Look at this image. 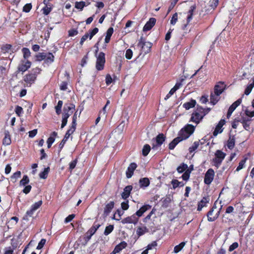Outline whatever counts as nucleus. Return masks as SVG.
I'll return each instance as SVG.
<instances>
[{"mask_svg":"<svg viewBox=\"0 0 254 254\" xmlns=\"http://www.w3.org/2000/svg\"><path fill=\"white\" fill-rule=\"evenodd\" d=\"M123 214H124V211H123L121 210L118 209L116 211L115 214H114L113 219L119 221V220H120L121 216L123 215Z\"/></svg>","mask_w":254,"mask_h":254,"instance_id":"obj_45","label":"nucleus"},{"mask_svg":"<svg viewBox=\"0 0 254 254\" xmlns=\"http://www.w3.org/2000/svg\"><path fill=\"white\" fill-rule=\"evenodd\" d=\"M21 172L20 171H17L11 176V180L13 182H15L16 180L21 177Z\"/></svg>","mask_w":254,"mask_h":254,"instance_id":"obj_42","label":"nucleus"},{"mask_svg":"<svg viewBox=\"0 0 254 254\" xmlns=\"http://www.w3.org/2000/svg\"><path fill=\"white\" fill-rule=\"evenodd\" d=\"M196 7L195 4H193L190 7V9L188 11V15L187 18V24L189 23L192 19L193 12L195 10Z\"/></svg>","mask_w":254,"mask_h":254,"instance_id":"obj_21","label":"nucleus"},{"mask_svg":"<svg viewBox=\"0 0 254 254\" xmlns=\"http://www.w3.org/2000/svg\"><path fill=\"white\" fill-rule=\"evenodd\" d=\"M32 187L30 185H26L22 190V192L25 194H28L31 191Z\"/></svg>","mask_w":254,"mask_h":254,"instance_id":"obj_60","label":"nucleus"},{"mask_svg":"<svg viewBox=\"0 0 254 254\" xmlns=\"http://www.w3.org/2000/svg\"><path fill=\"white\" fill-rule=\"evenodd\" d=\"M226 88V85L224 82L219 81L214 86V93L217 96H219Z\"/></svg>","mask_w":254,"mask_h":254,"instance_id":"obj_6","label":"nucleus"},{"mask_svg":"<svg viewBox=\"0 0 254 254\" xmlns=\"http://www.w3.org/2000/svg\"><path fill=\"white\" fill-rule=\"evenodd\" d=\"M186 244V242H181L179 245L176 246L174 249V252L176 254L180 252Z\"/></svg>","mask_w":254,"mask_h":254,"instance_id":"obj_33","label":"nucleus"},{"mask_svg":"<svg viewBox=\"0 0 254 254\" xmlns=\"http://www.w3.org/2000/svg\"><path fill=\"white\" fill-rule=\"evenodd\" d=\"M75 109V105L73 104L69 103V104H65L64 107V112H70L72 111V110Z\"/></svg>","mask_w":254,"mask_h":254,"instance_id":"obj_31","label":"nucleus"},{"mask_svg":"<svg viewBox=\"0 0 254 254\" xmlns=\"http://www.w3.org/2000/svg\"><path fill=\"white\" fill-rule=\"evenodd\" d=\"M148 232V229L146 227H138L136 230V234L138 237L144 235L145 233Z\"/></svg>","mask_w":254,"mask_h":254,"instance_id":"obj_26","label":"nucleus"},{"mask_svg":"<svg viewBox=\"0 0 254 254\" xmlns=\"http://www.w3.org/2000/svg\"><path fill=\"white\" fill-rule=\"evenodd\" d=\"M35 211V210H33L31 207L30 210L27 211L26 214L23 217V219L25 221H28L29 220L28 217H32Z\"/></svg>","mask_w":254,"mask_h":254,"instance_id":"obj_39","label":"nucleus"},{"mask_svg":"<svg viewBox=\"0 0 254 254\" xmlns=\"http://www.w3.org/2000/svg\"><path fill=\"white\" fill-rule=\"evenodd\" d=\"M171 184L173 186V188L175 189L177 187H182L184 186L185 184L183 182H179L178 180L173 179L171 181Z\"/></svg>","mask_w":254,"mask_h":254,"instance_id":"obj_27","label":"nucleus"},{"mask_svg":"<svg viewBox=\"0 0 254 254\" xmlns=\"http://www.w3.org/2000/svg\"><path fill=\"white\" fill-rule=\"evenodd\" d=\"M29 179L27 175H24L19 182L20 186H25L29 183Z\"/></svg>","mask_w":254,"mask_h":254,"instance_id":"obj_38","label":"nucleus"},{"mask_svg":"<svg viewBox=\"0 0 254 254\" xmlns=\"http://www.w3.org/2000/svg\"><path fill=\"white\" fill-rule=\"evenodd\" d=\"M166 136L163 133H159L155 138H153L152 140V149L153 150H156L165 141Z\"/></svg>","mask_w":254,"mask_h":254,"instance_id":"obj_3","label":"nucleus"},{"mask_svg":"<svg viewBox=\"0 0 254 254\" xmlns=\"http://www.w3.org/2000/svg\"><path fill=\"white\" fill-rule=\"evenodd\" d=\"M188 165L182 163L179 166H178L177 168V171L179 173H183L185 171H186L188 169Z\"/></svg>","mask_w":254,"mask_h":254,"instance_id":"obj_34","label":"nucleus"},{"mask_svg":"<svg viewBox=\"0 0 254 254\" xmlns=\"http://www.w3.org/2000/svg\"><path fill=\"white\" fill-rule=\"evenodd\" d=\"M235 138L233 135H230L229 138L227 141V146L229 149H232L235 146Z\"/></svg>","mask_w":254,"mask_h":254,"instance_id":"obj_23","label":"nucleus"},{"mask_svg":"<svg viewBox=\"0 0 254 254\" xmlns=\"http://www.w3.org/2000/svg\"><path fill=\"white\" fill-rule=\"evenodd\" d=\"M214 176V171L212 169H209L205 174L204 182L206 185H209L212 182Z\"/></svg>","mask_w":254,"mask_h":254,"instance_id":"obj_7","label":"nucleus"},{"mask_svg":"<svg viewBox=\"0 0 254 254\" xmlns=\"http://www.w3.org/2000/svg\"><path fill=\"white\" fill-rule=\"evenodd\" d=\"M114 32V29L113 27H110L107 32H106V36L105 39V43H108L111 39V37L113 33Z\"/></svg>","mask_w":254,"mask_h":254,"instance_id":"obj_25","label":"nucleus"},{"mask_svg":"<svg viewBox=\"0 0 254 254\" xmlns=\"http://www.w3.org/2000/svg\"><path fill=\"white\" fill-rule=\"evenodd\" d=\"M114 205L115 202L113 201H110L109 203L106 204L103 214V216L104 218L107 217L109 215L114 207Z\"/></svg>","mask_w":254,"mask_h":254,"instance_id":"obj_8","label":"nucleus"},{"mask_svg":"<svg viewBox=\"0 0 254 254\" xmlns=\"http://www.w3.org/2000/svg\"><path fill=\"white\" fill-rule=\"evenodd\" d=\"M86 6V3L84 1H76L75 3V7L77 9L82 10L84 6Z\"/></svg>","mask_w":254,"mask_h":254,"instance_id":"obj_43","label":"nucleus"},{"mask_svg":"<svg viewBox=\"0 0 254 254\" xmlns=\"http://www.w3.org/2000/svg\"><path fill=\"white\" fill-rule=\"evenodd\" d=\"M42 200H39L38 202L34 203L31 207L33 209V210H35L36 211L42 205Z\"/></svg>","mask_w":254,"mask_h":254,"instance_id":"obj_50","label":"nucleus"},{"mask_svg":"<svg viewBox=\"0 0 254 254\" xmlns=\"http://www.w3.org/2000/svg\"><path fill=\"white\" fill-rule=\"evenodd\" d=\"M32 8V4L31 3L26 4L23 7V11L25 12H28Z\"/></svg>","mask_w":254,"mask_h":254,"instance_id":"obj_53","label":"nucleus"},{"mask_svg":"<svg viewBox=\"0 0 254 254\" xmlns=\"http://www.w3.org/2000/svg\"><path fill=\"white\" fill-rule=\"evenodd\" d=\"M100 227V225L99 224H97L95 222L93 225L87 231L88 234H90L93 236Z\"/></svg>","mask_w":254,"mask_h":254,"instance_id":"obj_30","label":"nucleus"},{"mask_svg":"<svg viewBox=\"0 0 254 254\" xmlns=\"http://www.w3.org/2000/svg\"><path fill=\"white\" fill-rule=\"evenodd\" d=\"M156 20L155 18H150L143 28V31L146 32L150 30L155 25Z\"/></svg>","mask_w":254,"mask_h":254,"instance_id":"obj_11","label":"nucleus"},{"mask_svg":"<svg viewBox=\"0 0 254 254\" xmlns=\"http://www.w3.org/2000/svg\"><path fill=\"white\" fill-rule=\"evenodd\" d=\"M35 61L41 62L44 60V63L48 65L54 61L55 57L52 53H39L35 56Z\"/></svg>","mask_w":254,"mask_h":254,"instance_id":"obj_2","label":"nucleus"},{"mask_svg":"<svg viewBox=\"0 0 254 254\" xmlns=\"http://www.w3.org/2000/svg\"><path fill=\"white\" fill-rule=\"evenodd\" d=\"M136 167L137 164L133 162L130 164L126 171V177L127 178H130L132 176L133 172Z\"/></svg>","mask_w":254,"mask_h":254,"instance_id":"obj_10","label":"nucleus"},{"mask_svg":"<svg viewBox=\"0 0 254 254\" xmlns=\"http://www.w3.org/2000/svg\"><path fill=\"white\" fill-rule=\"evenodd\" d=\"M209 3L210 6L212 8H215L218 5V0H210Z\"/></svg>","mask_w":254,"mask_h":254,"instance_id":"obj_59","label":"nucleus"},{"mask_svg":"<svg viewBox=\"0 0 254 254\" xmlns=\"http://www.w3.org/2000/svg\"><path fill=\"white\" fill-rule=\"evenodd\" d=\"M114 229V226L112 225H110L107 226L104 231V234L105 235L107 236L110 233H111Z\"/></svg>","mask_w":254,"mask_h":254,"instance_id":"obj_48","label":"nucleus"},{"mask_svg":"<svg viewBox=\"0 0 254 254\" xmlns=\"http://www.w3.org/2000/svg\"><path fill=\"white\" fill-rule=\"evenodd\" d=\"M144 45L139 47L141 48V52L140 53V55L142 54L143 55H145L148 53L150 51V48H151L152 45L150 42H147L145 44H143Z\"/></svg>","mask_w":254,"mask_h":254,"instance_id":"obj_14","label":"nucleus"},{"mask_svg":"<svg viewBox=\"0 0 254 254\" xmlns=\"http://www.w3.org/2000/svg\"><path fill=\"white\" fill-rule=\"evenodd\" d=\"M242 98H239L236 101L234 102L229 108L228 110L232 111L233 112V111L236 109V108L240 105V104L242 102Z\"/></svg>","mask_w":254,"mask_h":254,"instance_id":"obj_32","label":"nucleus"},{"mask_svg":"<svg viewBox=\"0 0 254 254\" xmlns=\"http://www.w3.org/2000/svg\"><path fill=\"white\" fill-rule=\"evenodd\" d=\"M46 242V239H41L37 247V249L40 250V249H42V248L45 245Z\"/></svg>","mask_w":254,"mask_h":254,"instance_id":"obj_54","label":"nucleus"},{"mask_svg":"<svg viewBox=\"0 0 254 254\" xmlns=\"http://www.w3.org/2000/svg\"><path fill=\"white\" fill-rule=\"evenodd\" d=\"M127 246V243L125 241H123L115 247L114 249L115 251L118 253L120 251H121L123 249H125Z\"/></svg>","mask_w":254,"mask_h":254,"instance_id":"obj_29","label":"nucleus"},{"mask_svg":"<svg viewBox=\"0 0 254 254\" xmlns=\"http://www.w3.org/2000/svg\"><path fill=\"white\" fill-rule=\"evenodd\" d=\"M92 236V235L90 234H88V232H87L84 237L83 238L84 241L83 242H81V244L83 246H85L88 242L91 239V237Z\"/></svg>","mask_w":254,"mask_h":254,"instance_id":"obj_40","label":"nucleus"},{"mask_svg":"<svg viewBox=\"0 0 254 254\" xmlns=\"http://www.w3.org/2000/svg\"><path fill=\"white\" fill-rule=\"evenodd\" d=\"M226 121L224 119H221L216 126L214 131L213 132V135L215 136H217L219 133H221L223 129L221 128L225 124Z\"/></svg>","mask_w":254,"mask_h":254,"instance_id":"obj_12","label":"nucleus"},{"mask_svg":"<svg viewBox=\"0 0 254 254\" xmlns=\"http://www.w3.org/2000/svg\"><path fill=\"white\" fill-rule=\"evenodd\" d=\"M132 51L130 49H127L126 53V58L127 59L130 60L131 59L132 56Z\"/></svg>","mask_w":254,"mask_h":254,"instance_id":"obj_57","label":"nucleus"},{"mask_svg":"<svg viewBox=\"0 0 254 254\" xmlns=\"http://www.w3.org/2000/svg\"><path fill=\"white\" fill-rule=\"evenodd\" d=\"M22 52L23 54V58L25 59H28L31 55V52L28 48H23L22 49Z\"/></svg>","mask_w":254,"mask_h":254,"instance_id":"obj_41","label":"nucleus"},{"mask_svg":"<svg viewBox=\"0 0 254 254\" xmlns=\"http://www.w3.org/2000/svg\"><path fill=\"white\" fill-rule=\"evenodd\" d=\"M178 20V14L175 13L173 15L170 23L172 25H175Z\"/></svg>","mask_w":254,"mask_h":254,"instance_id":"obj_55","label":"nucleus"},{"mask_svg":"<svg viewBox=\"0 0 254 254\" xmlns=\"http://www.w3.org/2000/svg\"><path fill=\"white\" fill-rule=\"evenodd\" d=\"M247 159H248L247 157H245L243 159H242L240 162V163L239 164V166L237 167V168L236 169V171H239L240 170H241V169H242L244 168V165H245Z\"/></svg>","mask_w":254,"mask_h":254,"instance_id":"obj_44","label":"nucleus"},{"mask_svg":"<svg viewBox=\"0 0 254 254\" xmlns=\"http://www.w3.org/2000/svg\"><path fill=\"white\" fill-rule=\"evenodd\" d=\"M78 32L77 30L75 29H72L68 31V36H73L77 35Z\"/></svg>","mask_w":254,"mask_h":254,"instance_id":"obj_63","label":"nucleus"},{"mask_svg":"<svg viewBox=\"0 0 254 254\" xmlns=\"http://www.w3.org/2000/svg\"><path fill=\"white\" fill-rule=\"evenodd\" d=\"M75 215L74 214L69 215L67 217L65 218L64 222L67 223L70 222L74 217Z\"/></svg>","mask_w":254,"mask_h":254,"instance_id":"obj_62","label":"nucleus"},{"mask_svg":"<svg viewBox=\"0 0 254 254\" xmlns=\"http://www.w3.org/2000/svg\"><path fill=\"white\" fill-rule=\"evenodd\" d=\"M31 65V62L27 61L25 64H21L18 67V71L24 72L30 68Z\"/></svg>","mask_w":254,"mask_h":254,"instance_id":"obj_19","label":"nucleus"},{"mask_svg":"<svg viewBox=\"0 0 254 254\" xmlns=\"http://www.w3.org/2000/svg\"><path fill=\"white\" fill-rule=\"evenodd\" d=\"M209 200L210 199L208 196L203 197L202 199L199 202H198L197 210L198 211L201 210L202 208L206 206V203L209 202Z\"/></svg>","mask_w":254,"mask_h":254,"instance_id":"obj_18","label":"nucleus"},{"mask_svg":"<svg viewBox=\"0 0 254 254\" xmlns=\"http://www.w3.org/2000/svg\"><path fill=\"white\" fill-rule=\"evenodd\" d=\"M195 127L192 125L188 124L182 128L178 133V136L174 138L169 144L170 150L174 149L175 146L181 141L186 139L193 133Z\"/></svg>","mask_w":254,"mask_h":254,"instance_id":"obj_1","label":"nucleus"},{"mask_svg":"<svg viewBox=\"0 0 254 254\" xmlns=\"http://www.w3.org/2000/svg\"><path fill=\"white\" fill-rule=\"evenodd\" d=\"M196 104V101L195 100L191 99L190 102L184 103L183 105L186 110H189L190 109L193 108Z\"/></svg>","mask_w":254,"mask_h":254,"instance_id":"obj_24","label":"nucleus"},{"mask_svg":"<svg viewBox=\"0 0 254 254\" xmlns=\"http://www.w3.org/2000/svg\"><path fill=\"white\" fill-rule=\"evenodd\" d=\"M52 9V5H51V6H49V5H45V6L42 9L43 14L45 15H48L51 11Z\"/></svg>","mask_w":254,"mask_h":254,"instance_id":"obj_46","label":"nucleus"},{"mask_svg":"<svg viewBox=\"0 0 254 254\" xmlns=\"http://www.w3.org/2000/svg\"><path fill=\"white\" fill-rule=\"evenodd\" d=\"M36 74L35 71L34 73H31L30 74H26L24 77V81L27 83L31 84L34 83L36 78Z\"/></svg>","mask_w":254,"mask_h":254,"instance_id":"obj_13","label":"nucleus"},{"mask_svg":"<svg viewBox=\"0 0 254 254\" xmlns=\"http://www.w3.org/2000/svg\"><path fill=\"white\" fill-rule=\"evenodd\" d=\"M72 133H73V132H72L68 130H67L64 138L63 139L62 141L59 144V152L61 151L62 149H63V148L64 147V144L65 143L66 141L69 138V136L71 134H72Z\"/></svg>","mask_w":254,"mask_h":254,"instance_id":"obj_17","label":"nucleus"},{"mask_svg":"<svg viewBox=\"0 0 254 254\" xmlns=\"http://www.w3.org/2000/svg\"><path fill=\"white\" fill-rule=\"evenodd\" d=\"M203 117V115L199 114L198 113L194 112L191 115L190 121L194 122L197 124Z\"/></svg>","mask_w":254,"mask_h":254,"instance_id":"obj_15","label":"nucleus"},{"mask_svg":"<svg viewBox=\"0 0 254 254\" xmlns=\"http://www.w3.org/2000/svg\"><path fill=\"white\" fill-rule=\"evenodd\" d=\"M121 207L123 210H127L129 207L128 200L126 201L125 202H123L121 203Z\"/></svg>","mask_w":254,"mask_h":254,"instance_id":"obj_64","label":"nucleus"},{"mask_svg":"<svg viewBox=\"0 0 254 254\" xmlns=\"http://www.w3.org/2000/svg\"><path fill=\"white\" fill-rule=\"evenodd\" d=\"M5 136L3 139V144L5 145H9L11 143L10 136L8 131L4 132Z\"/></svg>","mask_w":254,"mask_h":254,"instance_id":"obj_28","label":"nucleus"},{"mask_svg":"<svg viewBox=\"0 0 254 254\" xmlns=\"http://www.w3.org/2000/svg\"><path fill=\"white\" fill-rule=\"evenodd\" d=\"M219 96L216 95V94L214 93L213 94L212 93L210 94V103L212 104L213 105H215L218 101L219 100V98L218 97Z\"/></svg>","mask_w":254,"mask_h":254,"instance_id":"obj_36","label":"nucleus"},{"mask_svg":"<svg viewBox=\"0 0 254 254\" xmlns=\"http://www.w3.org/2000/svg\"><path fill=\"white\" fill-rule=\"evenodd\" d=\"M239 246L238 243L237 242L233 243L229 248V252H232L235 249H237Z\"/></svg>","mask_w":254,"mask_h":254,"instance_id":"obj_58","label":"nucleus"},{"mask_svg":"<svg viewBox=\"0 0 254 254\" xmlns=\"http://www.w3.org/2000/svg\"><path fill=\"white\" fill-rule=\"evenodd\" d=\"M190 177V171H187V170L184 172V173L182 176V178L183 180L187 181L189 180Z\"/></svg>","mask_w":254,"mask_h":254,"instance_id":"obj_52","label":"nucleus"},{"mask_svg":"<svg viewBox=\"0 0 254 254\" xmlns=\"http://www.w3.org/2000/svg\"><path fill=\"white\" fill-rule=\"evenodd\" d=\"M198 145H199V142L198 141H195L193 143L192 146L189 148L190 152L191 153L193 151H195L198 147Z\"/></svg>","mask_w":254,"mask_h":254,"instance_id":"obj_51","label":"nucleus"},{"mask_svg":"<svg viewBox=\"0 0 254 254\" xmlns=\"http://www.w3.org/2000/svg\"><path fill=\"white\" fill-rule=\"evenodd\" d=\"M15 112L18 117L21 116V114L23 112V109L21 107L17 106L15 108Z\"/></svg>","mask_w":254,"mask_h":254,"instance_id":"obj_56","label":"nucleus"},{"mask_svg":"<svg viewBox=\"0 0 254 254\" xmlns=\"http://www.w3.org/2000/svg\"><path fill=\"white\" fill-rule=\"evenodd\" d=\"M58 133L56 131H53L51 136L48 138L47 143L48 144L47 147L48 148H51L52 144L54 142L55 139V137L57 136Z\"/></svg>","mask_w":254,"mask_h":254,"instance_id":"obj_20","label":"nucleus"},{"mask_svg":"<svg viewBox=\"0 0 254 254\" xmlns=\"http://www.w3.org/2000/svg\"><path fill=\"white\" fill-rule=\"evenodd\" d=\"M215 158L213 159V162L215 166L218 168L224 159L226 154L220 150H217L215 153Z\"/></svg>","mask_w":254,"mask_h":254,"instance_id":"obj_5","label":"nucleus"},{"mask_svg":"<svg viewBox=\"0 0 254 254\" xmlns=\"http://www.w3.org/2000/svg\"><path fill=\"white\" fill-rule=\"evenodd\" d=\"M50 171V167H48L47 168H45L44 170L40 173L39 177L41 179H45L48 177V174Z\"/></svg>","mask_w":254,"mask_h":254,"instance_id":"obj_35","label":"nucleus"},{"mask_svg":"<svg viewBox=\"0 0 254 254\" xmlns=\"http://www.w3.org/2000/svg\"><path fill=\"white\" fill-rule=\"evenodd\" d=\"M133 189V187L128 185L124 189V191L122 193V197L124 199H127L130 194V191Z\"/></svg>","mask_w":254,"mask_h":254,"instance_id":"obj_16","label":"nucleus"},{"mask_svg":"<svg viewBox=\"0 0 254 254\" xmlns=\"http://www.w3.org/2000/svg\"><path fill=\"white\" fill-rule=\"evenodd\" d=\"M138 221V218L135 216V215L133 214L131 216L127 217L122 220V223L123 224H127V223H132L134 224H136Z\"/></svg>","mask_w":254,"mask_h":254,"instance_id":"obj_9","label":"nucleus"},{"mask_svg":"<svg viewBox=\"0 0 254 254\" xmlns=\"http://www.w3.org/2000/svg\"><path fill=\"white\" fill-rule=\"evenodd\" d=\"M99 29L98 28H94L93 30H89L87 34H89V39H91L92 37L98 33Z\"/></svg>","mask_w":254,"mask_h":254,"instance_id":"obj_47","label":"nucleus"},{"mask_svg":"<svg viewBox=\"0 0 254 254\" xmlns=\"http://www.w3.org/2000/svg\"><path fill=\"white\" fill-rule=\"evenodd\" d=\"M151 208V206L149 204H145L142 206L140 209L142 211V213H144L147 210L150 209Z\"/></svg>","mask_w":254,"mask_h":254,"instance_id":"obj_61","label":"nucleus"},{"mask_svg":"<svg viewBox=\"0 0 254 254\" xmlns=\"http://www.w3.org/2000/svg\"><path fill=\"white\" fill-rule=\"evenodd\" d=\"M151 150L150 146L149 144H145L142 148V153L144 156H146Z\"/></svg>","mask_w":254,"mask_h":254,"instance_id":"obj_37","label":"nucleus"},{"mask_svg":"<svg viewBox=\"0 0 254 254\" xmlns=\"http://www.w3.org/2000/svg\"><path fill=\"white\" fill-rule=\"evenodd\" d=\"M12 46L10 44H5L1 47V51L4 53L11 52Z\"/></svg>","mask_w":254,"mask_h":254,"instance_id":"obj_49","label":"nucleus"},{"mask_svg":"<svg viewBox=\"0 0 254 254\" xmlns=\"http://www.w3.org/2000/svg\"><path fill=\"white\" fill-rule=\"evenodd\" d=\"M140 188H144L148 187L150 184V181L148 178H141L139 180Z\"/></svg>","mask_w":254,"mask_h":254,"instance_id":"obj_22","label":"nucleus"},{"mask_svg":"<svg viewBox=\"0 0 254 254\" xmlns=\"http://www.w3.org/2000/svg\"><path fill=\"white\" fill-rule=\"evenodd\" d=\"M97 58L96 63V68L98 70H102L104 69L105 63L106 62L105 60V54L104 53L101 52L96 56Z\"/></svg>","mask_w":254,"mask_h":254,"instance_id":"obj_4","label":"nucleus"}]
</instances>
